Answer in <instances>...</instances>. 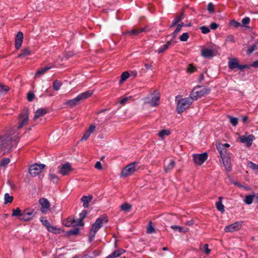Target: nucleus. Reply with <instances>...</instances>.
<instances>
[{
	"label": "nucleus",
	"instance_id": "obj_1",
	"mask_svg": "<svg viewBox=\"0 0 258 258\" xmlns=\"http://www.w3.org/2000/svg\"><path fill=\"white\" fill-rule=\"evenodd\" d=\"M19 142L17 135L0 136V151L8 153L15 149Z\"/></svg>",
	"mask_w": 258,
	"mask_h": 258
},
{
	"label": "nucleus",
	"instance_id": "obj_2",
	"mask_svg": "<svg viewBox=\"0 0 258 258\" xmlns=\"http://www.w3.org/2000/svg\"><path fill=\"white\" fill-rule=\"evenodd\" d=\"M229 147L230 145L227 143L219 145L217 147V150L220 155L223 165L227 171L231 170V159L229 154L228 153L227 150L226 149V148H228Z\"/></svg>",
	"mask_w": 258,
	"mask_h": 258
},
{
	"label": "nucleus",
	"instance_id": "obj_3",
	"mask_svg": "<svg viewBox=\"0 0 258 258\" xmlns=\"http://www.w3.org/2000/svg\"><path fill=\"white\" fill-rule=\"evenodd\" d=\"M107 217L105 214L101 215L96 220L95 223L92 225L89 232V240L90 242H91L94 240L97 231L103 226L104 224L107 223Z\"/></svg>",
	"mask_w": 258,
	"mask_h": 258
},
{
	"label": "nucleus",
	"instance_id": "obj_4",
	"mask_svg": "<svg viewBox=\"0 0 258 258\" xmlns=\"http://www.w3.org/2000/svg\"><path fill=\"white\" fill-rule=\"evenodd\" d=\"M93 91L92 90H88L86 92H83L78 95L76 97L72 99L68 100L64 103V105L72 108L75 106H76L80 104V101L84 100L93 94Z\"/></svg>",
	"mask_w": 258,
	"mask_h": 258
},
{
	"label": "nucleus",
	"instance_id": "obj_5",
	"mask_svg": "<svg viewBox=\"0 0 258 258\" xmlns=\"http://www.w3.org/2000/svg\"><path fill=\"white\" fill-rule=\"evenodd\" d=\"M200 88H201L200 85L195 87L190 93V95L194 100H197L201 97L209 94L211 91V89L208 87H205L199 91L197 90Z\"/></svg>",
	"mask_w": 258,
	"mask_h": 258
},
{
	"label": "nucleus",
	"instance_id": "obj_6",
	"mask_svg": "<svg viewBox=\"0 0 258 258\" xmlns=\"http://www.w3.org/2000/svg\"><path fill=\"white\" fill-rule=\"evenodd\" d=\"M190 95L188 97L182 98L179 100L177 103L176 110L178 113H182L185 109L189 107L194 101Z\"/></svg>",
	"mask_w": 258,
	"mask_h": 258
},
{
	"label": "nucleus",
	"instance_id": "obj_7",
	"mask_svg": "<svg viewBox=\"0 0 258 258\" xmlns=\"http://www.w3.org/2000/svg\"><path fill=\"white\" fill-rule=\"evenodd\" d=\"M88 214V212L86 210H83L81 213L79 214V218L77 219H72L71 218H68L67 222L70 223L69 224L66 225L67 226H70L73 225V226H84L83 219L86 217Z\"/></svg>",
	"mask_w": 258,
	"mask_h": 258
},
{
	"label": "nucleus",
	"instance_id": "obj_8",
	"mask_svg": "<svg viewBox=\"0 0 258 258\" xmlns=\"http://www.w3.org/2000/svg\"><path fill=\"white\" fill-rule=\"evenodd\" d=\"M160 99V94L157 91H155L153 93L145 98V103L149 104L152 107H156L158 105Z\"/></svg>",
	"mask_w": 258,
	"mask_h": 258
},
{
	"label": "nucleus",
	"instance_id": "obj_9",
	"mask_svg": "<svg viewBox=\"0 0 258 258\" xmlns=\"http://www.w3.org/2000/svg\"><path fill=\"white\" fill-rule=\"evenodd\" d=\"M36 214V212L34 209L27 208L22 212V216L19 217V220L24 222L29 221L33 219Z\"/></svg>",
	"mask_w": 258,
	"mask_h": 258
},
{
	"label": "nucleus",
	"instance_id": "obj_10",
	"mask_svg": "<svg viewBox=\"0 0 258 258\" xmlns=\"http://www.w3.org/2000/svg\"><path fill=\"white\" fill-rule=\"evenodd\" d=\"M45 167L43 164H34L29 167V173L32 176H36L42 171Z\"/></svg>",
	"mask_w": 258,
	"mask_h": 258
},
{
	"label": "nucleus",
	"instance_id": "obj_11",
	"mask_svg": "<svg viewBox=\"0 0 258 258\" xmlns=\"http://www.w3.org/2000/svg\"><path fill=\"white\" fill-rule=\"evenodd\" d=\"M208 155L206 152L201 154H194L192 155L194 162L197 165H202L208 159Z\"/></svg>",
	"mask_w": 258,
	"mask_h": 258
},
{
	"label": "nucleus",
	"instance_id": "obj_12",
	"mask_svg": "<svg viewBox=\"0 0 258 258\" xmlns=\"http://www.w3.org/2000/svg\"><path fill=\"white\" fill-rule=\"evenodd\" d=\"M136 162H133L126 165L120 173L121 177H125L133 174L136 171Z\"/></svg>",
	"mask_w": 258,
	"mask_h": 258
},
{
	"label": "nucleus",
	"instance_id": "obj_13",
	"mask_svg": "<svg viewBox=\"0 0 258 258\" xmlns=\"http://www.w3.org/2000/svg\"><path fill=\"white\" fill-rule=\"evenodd\" d=\"M243 222L239 221L225 227L224 231L226 232H233L239 230L242 226Z\"/></svg>",
	"mask_w": 258,
	"mask_h": 258
},
{
	"label": "nucleus",
	"instance_id": "obj_14",
	"mask_svg": "<svg viewBox=\"0 0 258 258\" xmlns=\"http://www.w3.org/2000/svg\"><path fill=\"white\" fill-rule=\"evenodd\" d=\"M29 120V113L26 110L24 112L21 113L19 115V125L18 128L20 129L22 128L28 121Z\"/></svg>",
	"mask_w": 258,
	"mask_h": 258
},
{
	"label": "nucleus",
	"instance_id": "obj_15",
	"mask_svg": "<svg viewBox=\"0 0 258 258\" xmlns=\"http://www.w3.org/2000/svg\"><path fill=\"white\" fill-rule=\"evenodd\" d=\"M39 203L41 205L40 211L43 214H46L50 210V204L48 200L44 198L39 200Z\"/></svg>",
	"mask_w": 258,
	"mask_h": 258
},
{
	"label": "nucleus",
	"instance_id": "obj_16",
	"mask_svg": "<svg viewBox=\"0 0 258 258\" xmlns=\"http://www.w3.org/2000/svg\"><path fill=\"white\" fill-rule=\"evenodd\" d=\"M254 139V136L253 135H249L248 136L242 135L239 137L240 142L242 143H246L248 147L251 146Z\"/></svg>",
	"mask_w": 258,
	"mask_h": 258
},
{
	"label": "nucleus",
	"instance_id": "obj_17",
	"mask_svg": "<svg viewBox=\"0 0 258 258\" xmlns=\"http://www.w3.org/2000/svg\"><path fill=\"white\" fill-rule=\"evenodd\" d=\"M71 171H72L71 165L69 163L67 162L59 167L58 173L64 176L69 174Z\"/></svg>",
	"mask_w": 258,
	"mask_h": 258
},
{
	"label": "nucleus",
	"instance_id": "obj_18",
	"mask_svg": "<svg viewBox=\"0 0 258 258\" xmlns=\"http://www.w3.org/2000/svg\"><path fill=\"white\" fill-rule=\"evenodd\" d=\"M23 40V33L19 31L15 37V48L16 49H19L22 45Z\"/></svg>",
	"mask_w": 258,
	"mask_h": 258
},
{
	"label": "nucleus",
	"instance_id": "obj_19",
	"mask_svg": "<svg viewBox=\"0 0 258 258\" xmlns=\"http://www.w3.org/2000/svg\"><path fill=\"white\" fill-rule=\"evenodd\" d=\"M201 54L205 58L212 57L215 55L212 49L208 48H204L202 49L201 51Z\"/></svg>",
	"mask_w": 258,
	"mask_h": 258
},
{
	"label": "nucleus",
	"instance_id": "obj_20",
	"mask_svg": "<svg viewBox=\"0 0 258 258\" xmlns=\"http://www.w3.org/2000/svg\"><path fill=\"white\" fill-rule=\"evenodd\" d=\"M125 252V250L123 249L120 248L114 251L112 253L108 255L106 258H114L117 257L123 254Z\"/></svg>",
	"mask_w": 258,
	"mask_h": 258
},
{
	"label": "nucleus",
	"instance_id": "obj_21",
	"mask_svg": "<svg viewBox=\"0 0 258 258\" xmlns=\"http://www.w3.org/2000/svg\"><path fill=\"white\" fill-rule=\"evenodd\" d=\"M93 197L92 195L88 196H83L81 200L83 203V207L84 208H87L89 207V203L92 201Z\"/></svg>",
	"mask_w": 258,
	"mask_h": 258
},
{
	"label": "nucleus",
	"instance_id": "obj_22",
	"mask_svg": "<svg viewBox=\"0 0 258 258\" xmlns=\"http://www.w3.org/2000/svg\"><path fill=\"white\" fill-rule=\"evenodd\" d=\"M47 111L45 108H39L35 112L34 119L36 120L41 116H43L47 113Z\"/></svg>",
	"mask_w": 258,
	"mask_h": 258
},
{
	"label": "nucleus",
	"instance_id": "obj_23",
	"mask_svg": "<svg viewBox=\"0 0 258 258\" xmlns=\"http://www.w3.org/2000/svg\"><path fill=\"white\" fill-rule=\"evenodd\" d=\"M146 28L145 27L140 29H133L131 31H128L126 32V34H129L131 36H136L139 33L145 32Z\"/></svg>",
	"mask_w": 258,
	"mask_h": 258
},
{
	"label": "nucleus",
	"instance_id": "obj_24",
	"mask_svg": "<svg viewBox=\"0 0 258 258\" xmlns=\"http://www.w3.org/2000/svg\"><path fill=\"white\" fill-rule=\"evenodd\" d=\"M218 201L216 203V207L218 211L221 213H224L225 211L224 206L222 204V197H219L218 198Z\"/></svg>",
	"mask_w": 258,
	"mask_h": 258
},
{
	"label": "nucleus",
	"instance_id": "obj_25",
	"mask_svg": "<svg viewBox=\"0 0 258 258\" xmlns=\"http://www.w3.org/2000/svg\"><path fill=\"white\" fill-rule=\"evenodd\" d=\"M172 44V41H168L166 44L160 47L157 50L158 53H161L168 49Z\"/></svg>",
	"mask_w": 258,
	"mask_h": 258
},
{
	"label": "nucleus",
	"instance_id": "obj_26",
	"mask_svg": "<svg viewBox=\"0 0 258 258\" xmlns=\"http://www.w3.org/2000/svg\"><path fill=\"white\" fill-rule=\"evenodd\" d=\"M51 68H52V66H46L43 68L39 69L36 72V73L35 74V76L40 77L43 74H44L45 72H46L47 71H48L49 69H50Z\"/></svg>",
	"mask_w": 258,
	"mask_h": 258
},
{
	"label": "nucleus",
	"instance_id": "obj_27",
	"mask_svg": "<svg viewBox=\"0 0 258 258\" xmlns=\"http://www.w3.org/2000/svg\"><path fill=\"white\" fill-rule=\"evenodd\" d=\"M171 228L174 231H178L179 232L186 233L188 231V229L187 228H183L177 225H172L171 226Z\"/></svg>",
	"mask_w": 258,
	"mask_h": 258
},
{
	"label": "nucleus",
	"instance_id": "obj_28",
	"mask_svg": "<svg viewBox=\"0 0 258 258\" xmlns=\"http://www.w3.org/2000/svg\"><path fill=\"white\" fill-rule=\"evenodd\" d=\"M238 65V62L235 58L231 59L228 62V66L231 69H234L237 68Z\"/></svg>",
	"mask_w": 258,
	"mask_h": 258
},
{
	"label": "nucleus",
	"instance_id": "obj_29",
	"mask_svg": "<svg viewBox=\"0 0 258 258\" xmlns=\"http://www.w3.org/2000/svg\"><path fill=\"white\" fill-rule=\"evenodd\" d=\"M13 212L12 214V216L13 217H18L19 219V217H22V211L19 208H17L16 209H14L13 210Z\"/></svg>",
	"mask_w": 258,
	"mask_h": 258
},
{
	"label": "nucleus",
	"instance_id": "obj_30",
	"mask_svg": "<svg viewBox=\"0 0 258 258\" xmlns=\"http://www.w3.org/2000/svg\"><path fill=\"white\" fill-rule=\"evenodd\" d=\"M31 51L29 48H24L21 50L20 54H18V57H23L30 55Z\"/></svg>",
	"mask_w": 258,
	"mask_h": 258
},
{
	"label": "nucleus",
	"instance_id": "obj_31",
	"mask_svg": "<svg viewBox=\"0 0 258 258\" xmlns=\"http://www.w3.org/2000/svg\"><path fill=\"white\" fill-rule=\"evenodd\" d=\"M147 233L152 234L155 233L156 232L155 228L152 226V222H149L147 227Z\"/></svg>",
	"mask_w": 258,
	"mask_h": 258
},
{
	"label": "nucleus",
	"instance_id": "obj_32",
	"mask_svg": "<svg viewBox=\"0 0 258 258\" xmlns=\"http://www.w3.org/2000/svg\"><path fill=\"white\" fill-rule=\"evenodd\" d=\"M171 134V132L170 130H163L160 131L158 133V136L159 137L162 138V139H164V137L165 136H169Z\"/></svg>",
	"mask_w": 258,
	"mask_h": 258
},
{
	"label": "nucleus",
	"instance_id": "obj_33",
	"mask_svg": "<svg viewBox=\"0 0 258 258\" xmlns=\"http://www.w3.org/2000/svg\"><path fill=\"white\" fill-rule=\"evenodd\" d=\"M130 76V74L127 72H124L122 73L120 76V80L119 81V84L122 83L123 82L126 81Z\"/></svg>",
	"mask_w": 258,
	"mask_h": 258
},
{
	"label": "nucleus",
	"instance_id": "obj_34",
	"mask_svg": "<svg viewBox=\"0 0 258 258\" xmlns=\"http://www.w3.org/2000/svg\"><path fill=\"white\" fill-rule=\"evenodd\" d=\"M47 230L54 234H59L60 233V229L56 226L50 225Z\"/></svg>",
	"mask_w": 258,
	"mask_h": 258
},
{
	"label": "nucleus",
	"instance_id": "obj_35",
	"mask_svg": "<svg viewBox=\"0 0 258 258\" xmlns=\"http://www.w3.org/2000/svg\"><path fill=\"white\" fill-rule=\"evenodd\" d=\"M80 232V229L78 227H75L73 229L67 231L69 235H76Z\"/></svg>",
	"mask_w": 258,
	"mask_h": 258
},
{
	"label": "nucleus",
	"instance_id": "obj_36",
	"mask_svg": "<svg viewBox=\"0 0 258 258\" xmlns=\"http://www.w3.org/2000/svg\"><path fill=\"white\" fill-rule=\"evenodd\" d=\"M5 199V204H7L8 203H11L13 201V197L11 196H10L8 193H6L4 196Z\"/></svg>",
	"mask_w": 258,
	"mask_h": 258
},
{
	"label": "nucleus",
	"instance_id": "obj_37",
	"mask_svg": "<svg viewBox=\"0 0 258 258\" xmlns=\"http://www.w3.org/2000/svg\"><path fill=\"white\" fill-rule=\"evenodd\" d=\"M10 162V159L9 158H3L0 162V167H5Z\"/></svg>",
	"mask_w": 258,
	"mask_h": 258
},
{
	"label": "nucleus",
	"instance_id": "obj_38",
	"mask_svg": "<svg viewBox=\"0 0 258 258\" xmlns=\"http://www.w3.org/2000/svg\"><path fill=\"white\" fill-rule=\"evenodd\" d=\"M131 205L126 203L122 204L120 206V209L123 211H130L131 209Z\"/></svg>",
	"mask_w": 258,
	"mask_h": 258
},
{
	"label": "nucleus",
	"instance_id": "obj_39",
	"mask_svg": "<svg viewBox=\"0 0 258 258\" xmlns=\"http://www.w3.org/2000/svg\"><path fill=\"white\" fill-rule=\"evenodd\" d=\"M61 85H62V83L60 81H59L58 80H55L53 83V89L55 91H58V90H59Z\"/></svg>",
	"mask_w": 258,
	"mask_h": 258
},
{
	"label": "nucleus",
	"instance_id": "obj_40",
	"mask_svg": "<svg viewBox=\"0 0 258 258\" xmlns=\"http://www.w3.org/2000/svg\"><path fill=\"white\" fill-rule=\"evenodd\" d=\"M254 197V195H248L246 196L244 199V202L247 205H250L252 204Z\"/></svg>",
	"mask_w": 258,
	"mask_h": 258
},
{
	"label": "nucleus",
	"instance_id": "obj_41",
	"mask_svg": "<svg viewBox=\"0 0 258 258\" xmlns=\"http://www.w3.org/2000/svg\"><path fill=\"white\" fill-rule=\"evenodd\" d=\"M257 49V44H254L248 47L246 53L248 55L250 54L253 51Z\"/></svg>",
	"mask_w": 258,
	"mask_h": 258
},
{
	"label": "nucleus",
	"instance_id": "obj_42",
	"mask_svg": "<svg viewBox=\"0 0 258 258\" xmlns=\"http://www.w3.org/2000/svg\"><path fill=\"white\" fill-rule=\"evenodd\" d=\"M228 117L230 120V123L233 126H235L238 124L237 118L230 115H228Z\"/></svg>",
	"mask_w": 258,
	"mask_h": 258
},
{
	"label": "nucleus",
	"instance_id": "obj_43",
	"mask_svg": "<svg viewBox=\"0 0 258 258\" xmlns=\"http://www.w3.org/2000/svg\"><path fill=\"white\" fill-rule=\"evenodd\" d=\"M40 220L41 222L42 223V225L43 226H44L45 227H46L47 229H48V228L51 225V224H50L49 221L47 219H45L44 217H41L40 218Z\"/></svg>",
	"mask_w": 258,
	"mask_h": 258
},
{
	"label": "nucleus",
	"instance_id": "obj_44",
	"mask_svg": "<svg viewBox=\"0 0 258 258\" xmlns=\"http://www.w3.org/2000/svg\"><path fill=\"white\" fill-rule=\"evenodd\" d=\"M49 179L53 183H57L59 181V178L56 175L50 173L49 174Z\"/></svg>",
	"mask_w": 258,
	"mask_h": 258
},
{
	"label": "nucleus",
	"instance_id": "obj_45",
	"mask_svg": "<svg viewBox=\"0 0 258 258\" xmlns=\"http://www.w3.org/2000/svg\"><path fill=\"white\" fill-rule=\"evenodd\" d=\"M175 164V163L174 160H171L169 165L167 167L165 168V172H167L168 171L171 170L173 168Z\"/></svg>",
	"mask_w": 258,
	"mask_h": 258
},
{
	"label": "nucleus",
	"instance_id": "obj_46",
	"mask_svg": "<svg viewBox=\"0 0 258 258\" xmlns=\"http://www.w3.org/2000/svg\"><path fill=\"white\" fill-rule=\"evenodd\" d=\"M197 70V68L192 64H189L187 68V72L189 73H192Z\"/></svg>",
	"mask_w": 258,
	"mask_h": 258
},
{
	"label": "nucleus",
	"instance_id": "obj_47",
	"mask_svg": "<svg viewBox=\"0 0 258 258\" xmlns=\"http://www.w3.org/2000/svg\"><path fill=\"white\" fill-rule=\"evenodd\" d=\"M189 38V35L187 33H183L179 37L181 41H186Z\"/></svg>",
	"mask_w": 258,
	"mask_h": 258
},
{
	"label": "nucleus",
	"instance_id": "obj_48",
	"mask_svg": "<svg viewBox=\"0 0 258 258\" xmlns=\"http://www.w3.org/2000/svg\"><path fill=\"white\" fill-rule=\"evenodd\" d=\"M248 165L250 168L253 170H258V165L253 163L251 161H248Z\"/></svg>",
	"mask_w": 258,
	"mask_h": 258
},
{
	"label": "nucleus",
	"instance_id": "obj_49",
	"mask_svg": "<svg viewBox=\"0 0 258 258\" xmlns=\"http://www.w3.org/2000/svg\"><path fill=\"white\" fill-rule=\"evenodd\" d=\"M200 30L203 34H207L210 32V29L209 27L203 26L200 27Z\"/></svg>",
	"mask_w": 258,
	"mask_h": 258
},
{
	"label": "nucleus",
	"instance_id": "obj_50",
	"mask_svg": "<svg viewBox=\"0 0 258 258\" xmlns=\"http://www.w3.org/2000/svg\"><path fill=\"white\" fill-rule=\"evenodd\" d=\"M9 90L8 86L0 84V92H7Z\"/></svg>",
	"mask_w": 258,
	"mask_h": 258
},
{
	"label": "nucleus",
	"instance_id": "obj_51",
	"mask_svg": "<svg viewBox=\"0 0 258 258\" xmlns=\"http://www.w3.org/2000/svg\"><path fill=\"white\" fill-rule=\"evenodd\" d=\"M35 97V95L33 92H30L27 94V99L29 101H32Z\"/></svg>",
	"mask_w": 258,
	"mask_h": 258
},
{
	"label": "nucleus",
	"instance_id": "obj_52",
	"mask_svg": "<svg viewBox=\"0 0 258 258\" xmlns=\"http://www.w3.org/2000/svg\"><path fill=\"white\" fill-rule=\"evenodd\" d=\"M209 245L208 244H205L203 246V249L204 250L205 253L206 254H208L210 253L211 250L209 249Z\"/></svg>",
	"mask_w": 258,
	"mask_h": 258
},
{
	"label": "nucleus",
	"instance_id": "obj_53",
	"mask_svg": "<svg viewBox=\"0 0 258 258\" xmlns=\"http://www.w3.org/2000/svg\"><path fill=\"white\" fill-rule=\"evenodd\" d=\"M90 135H91V134L86 131V132L84 134V135L81 139V141L87 140L89 138V137H90Z\"/></svg>",
	"mask_w": 258,
	"mask_h": 258
},
{
	"label": "nucleus",
	"instance_id": "obj_54",
	"mask_svg": "<svg viewBox=\"0 0 258 258\" xmlns=\"http://www.w3.org/2000/svg\"><path fill=\"white\" fill-rule=\"evenodd\" d=\"M96 129V126L94 124H91L90 125L88 130L87 131L90 134L93 133Z\"/></svg>",
	"mask_w": 258,
	"mask_h": 258
},
{
	"label": "nucleus",
	"instance_id": "obj_55",
	"mask_svg": "<svg viewBox=\"0 0 258 258\" xmlns=\"http://www.w3.org/2000/svg\"><path fill=\"white\" fill-rule=\"evenodd\" d=\"M226 41L233 43L235 42L234 37L232 35H229L226 38Z\"/></svg>",
	"mask_w": 258,
	"mask_h": 258
},
{
	"label": "nucleus",
	"instance_id": "obj_56",
	"mask_svg": "<svg viewBox=\"0 0 258 258\" xmlns=\"http://www.w3.org/2000/svg\"><path fill=\"white\" fill-rule=\"evenodd\" d=\"M250 22V19L249 17H245L242 20V23L243 25H247Z\"/></svg>",
	"mask_w": 258,
	"mask_h": 258
},
{
	"label": "nucleus",
	"instance_id": "obj_57",
	"mask_svg": "<svg viewBox=\"0 0 258 258\" xmlns=\"http://www.w3.org/2000/svg\"><path fill=\"white\" fill-rule=\"evenodd\" d=\"M208 10L210 12H213L214 10V5L212 3H210L208 5Z\"/></svg>",
	"mask_w": 258,
	"mask_h": 258
},
{
	"label": "nucleus",
	"instance_id": "obj_58",
	"mask_svg": "<svg viewBox=\"0 0 258 258\" xmlns=\"http://www.w3.org/2000/svg\"><path fill=\"white\" fill-rule=\"evenodd\" d=\"M219 26V25L217 24V23H212L211 24H210V28L212 30H216V29H217V28Z\"/></svg>",
	"mask_w": 258,
	"mask_h": 258
},
{
	"label": "nucleus",
	"instance_id": "obj_59",
	"mask_svg": "<svg viewBox=\"0 0 258 258\" xmlns=\"http://www.w3.org/2000/svg\"><path fill=\"white\" fill-rule=\"evenodd\" d=\"M95 167L97 169H99V170H101L102 169V165L100 163V161H97L95 165Z\"/></svg>",
	"mask_w": 258,
	"mask_h": 258
},
{
	"label": "nucleus",
	"instance_id": "obj_60",
	"mask_svg": "<svg viewBox=\"0 0 258 258\" xmlns=\"http://www.w3.org/2000/svg\"><path fill=\"white\" fill-rule=\"evenodd\" d=\"M238 66L237 67V69H238V70H243L244 69L248 68V66L246 65V64H242V65H241V64H239L238 63Z\"/></svg>",
	"mask_w": 258,
	"mask_h": 258
},
{
	"label": "nucleus",
	"instance_id": "obj_61",
	"mask_svg": "<svg viewBox=\"0 0 258 258\" xmlns=\"http://www.w3.org/2000/svg\"><path fill=\"white\" fill-rule=\"evenodd\" d=\"M131 97H124L122 98L119 102L120 104L123 105L124 104L126 101L128 100L129 98H130Z\"/></svg>",
	"mask_w": 258,
	"mask_h": 258
},
{
	"label": "nucleus",
	"instance_id": "obj_62",
	"mask_svg": "<svg viewBox=\"0 0 258 258\" xmlns=\"http://www.w3.org/2000/svg\"><path fill=\"white\" fill-rule=\"evenodd\" d=\"M182 19H183L182 16L180 15V16L176 17V18L174 20L178 23L180 21H181Z\"/></svg>",
	"mask_w": 258,
	"mask_h": 258
},
{
	"label": "nucleus",
	"instance_id": "obj_63",
	"mask_svg": "<svg viewBox=\"0 0 258 258\" xmlns=\"http://www.w3.org/2000/svg\"><path fill=\"white\" fill-rule=\"evenodd\" d=\"M231 24H232L233 25L234 27H238L239 25H240V24L239 23H238V22L235 21V20H233L231 21Z\"/></svg>",
	"mask_w": 258,
	"mask_h": 258
},
{
	"label": "nucleus",
	"instance_id": "obj_64",
	"mask_svg": "<svg viewBox=\"0 0 258 258\" xmlns=\"http://www.w3.org/2000/svg\"><path fill=\"white\" fill-rule=\"evenodd\" d=\"M185 224L186 225L192 226L194 224V221L193 220L187 221L185 223Z\"/></svg>",
	"mask_w": 258,
	"mask_h": 258
}]
</instances>
